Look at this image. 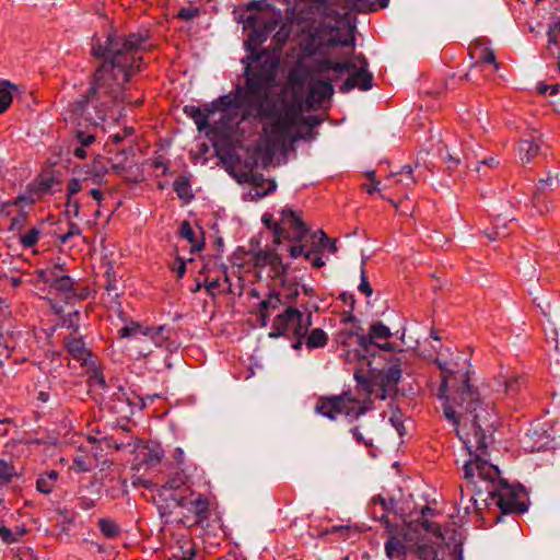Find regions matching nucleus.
Here are the masks:
<instances>
[{
    "mask_svg": "<svg viewBox=\"0 0 560 560\" xmlns=\"http://www.w3.org/2000/svg\"><path fill=\"white\" fill-rule=\"evenodd\" d=\"M74 281L68 275H63L55 284L51 285L57 291L70 292L73 290Z\"/></svg>",
    "mask_w": 560,
    "mask_h": 560,
    "instance_id": "47",
    "label": "nucleus"
},
{
    "mask_svg": "<svg viewBox=\"0 0 560 560\" xmlns=\"http://www.w3.org/2000/svg\"><path fill=\"white\" fill-rule=\"evenodd\" d=\"M405 542L396 537L392 536L385 544V552L389 559H399L405 555Z\"/></svg>",
    "mask_w": 560,
    "mask_h": 560,
    "instance_id": "33",
    "label": "nucleus"
},
{
    "mask_svg": "<svg viewBox=\"0 0 560 560\" xmlns=\"http://www.w3.org/2000/svg\"><path fill=\"white\" fill-rule=\"evenodd\" d=\"M89 180L84 178L80 180L78 178H71L67 184V198H74L78 192L88 187Z\"/></svg>",
    "mask_w": 560,
    "mask_h": 560,
    "instance_id": "42",
    "label": "nucleus"
},
{
    "mask_svg": "<svg viewBox=\"0 0 560 560\" xmlns=\"http://www.w3.org/2000/svg\"><path fill=\"white\" fill-rule=\"evenodd\" d=\"M346 364L353 365L355 381L372 393L374 388L380 389L377 397L386 399L393 392L401 377L400 361L397 359L388 368L377 369L373 366V358L361 353L360 350H347L343 354Z\"/></svg>",
    "mask_w": 560,
    "mask_h": 560,
    "instance_id": "6",
    "label": "nucleus"
},
{
    "mask_svg": "<svg viewBox=\"0 0 560 560\" xmlns=\"http://www.w3.org/2000/svg\"><path fill=\"white\" fill-rule=\"evenodd\" d=\"M451 396L443 404L444 417L455 428L457 436L463 441L469 455L472 450L486 452V441L482 425L491 418L492 409L483 407L478 392L469 384V377L454 383Z\"/></svg>",
    "mask_w": 560,
    "mask_h": 560,
    "instance_id": "3",
    "label": "nucleus"
},
{
    "mask_svg": "<svg viewBox=\"0 0 560 560\" xmlns=\"http://www.w3.org/2000/svg\"><path fill=\"white\" fill-rule=\"evenodd\" d=\"M314 237H318L319 247H326L325 243H329V238L323 230H318L314 233Z\"/></svg>",
    "mask_w": 560,
    "mask_h": 560,
    "instance_id": "62",
    "label": "nucleus"
},
{
    "mask_svg": "<svg viewBox=\"0 0 560 560\" xmlns=\"http://www.w3.org/2000/svg\"><path fill=\"white\" fill-rule=\"evenodd\" d=\"M91 381L94 384L100 385L102 388L106 387V382L102 373L95 371L94 374L91 376Z\"/></svg>",
    "mask_w": 560,
    "mask_h": 560,
    "instance_id": "61",
    "label": "nucleus"
},
{
    "mask_svg": "<svg viewBox=\"0 0 560 560\" xmlns=\"http://www.w3.org/2000/svg\"><path fill=\"white\" fill-rule=\"evenodd\" d=\"M177 505L194 514L196 524H202L209 518V500L207 497L190 492L189 495L174 498Z\"/></svg>",
    "mask_w": 560,
    "mask_h": 560,
    "instance_id": "13",
    "label": "nucleus"
},
{
    "mask_svg": "<svg viewBox=\"0 0 560 560\" xmlns=\"http://www.w3.org/2000/svg\"><path fill=\"white\" fill-rule=\"evenodd\" d=\"M42 232H43V225H38V226H32L31 229H28L27 231H23L21 232L18 236H19V241H20V244L23 248H32L34 247L38 240H39V236L42 235Z\"/></svg>",
    "mask_w": 560,
    "mask_h": 560,
    "instance_id": "29",
    "label": "nucleus"
},
{
    "mask_svg": "<svg viewBox=\"0 0 560 560\" xmlns=\"http://www.w3.org/2000/svg\"><path fill=\"white\" fill-rule=\"evenodd\" d=\"M316 77L315 74L310 72V67L307 70L299 72V71H292L289 74V81L294 86H303L307 80V75Z\"/></svg>",
    "mask_w": 560,
    "mask_h": 560,
    "instance_id": "46",
    "label": "nucleus"
},
{
    "mask_svg": "<svg viewBox=\"0 0 560 560\" xmlns=\"http://www.w3.org/2000/svg\"><path fill=\"white\" fill-rule=\"evenodd\" d=\"M334 94V86L330 79L317 80L310 85L306 104L308 107L320 106Z\"/></svg>",
    "mask_w": 560,
    "mask_h": 560,
    "instance_id": "16",
    "label": "nucleus"
},
{
    "mask_svg": "<svg viewBox=\"0 0 560 560\" xmlns=\"http://www.w3.org/2000/svg\"><path fill=\"white\" fill-rule=\"evenodd\" d=\"M495 382L503 386V393L506 396L513 397L517 395L524 385V378L522 376L512 375L510 377H500Z\"/></svg>",
    "mask_w": 560,
    "mask_h": 560,
    "instance_id": "26",
    "label": "nucleus"
},
{
    "mask_svg": "<svg viewBox=\"0 0 560 560\" xmlns=\"http://www.w3.org/2000/svg\"><path fill=\"white\" fill-rule=\"evenodd\" d=\"M141 454L143 463L148 466H155L162 460L164 456V452L159 445L145 446L141 451Z\"/></svg>",
    "mask_w": 560,
    "mask_h": 560,
    "instance_id": "34",
    "label": "nucleus"
},
{
    "mask_svg": "<svg viewBox=\"0 0 560 560\" xmlns=\"http://www.w3.org/2000/svg\"><path fill=\"white\" fill-rule=\"evenodd\" d=\"M354 69L355 65L351 60L334 61L329 58L316 59L310 66V72L317 77H325L330 71L335 72L337 75H340Z\"/></svg>",
    "mask_w": 560,
    "mask_h": 560,
    "instance_id": "15",
    "label": "nucleus"
},
{
    "mask_svg": "<svg viewBox=\"0 0 560 560\" xmlns=\"http://www.w3.org/2000/svg\"><path fill=\"white\" fill-rule=\"evenodd\" d=\"M220 287V282L218 279L215 280H209L208 278L206 279V290L211 294V295H214L215 294V290Z\"/></svg>",
    "mask_w": 560,
    "mask_h": 560,
    "instance_id": "60",
    "label": "nucleus"
},
{
    "mask_svg": "<svg viewBox=\"0 0 560 560\" xmlns=\"http://www.w3.org/2000/svg\"><path fill=\"white\" fill-rule=\"evenodd\" d=\"M540 135L533 130L520 141V159L522 163H529L540 150Z\"/></svg>",
    "mask_w": 560,
    "mask_h": 560,
    "instance_id": "19",
    "label": "nucleus"
},
{
    "mask_svg": "<svg viewBox=\"0 0 560 560\" xmlns=\"http://www.w3.org/2000/svg\"><path fill=\"white\" fill-rule=\"evenodd\" d=\"M537 92L539 94L549 93L550 95H553L558 92V85H546L545 83H538Z\"/></svg>",
    "mask_w": 560,
    "mask_h": 560,
    "instance_id": "57",
    "label": "nucleus"
},
{
    "mask_svg": "<svg viewBox=\"0 0 560 560\" xmlns=\"http://www.w3.org/2000/svg\"><path fill=\"white\" fill-rule=\"evenodd\" d=\"M175 330L166 325L159 326L154 329L150 328L149 337L156 347L165 348L168 351H174L178 348V342L175 339Z\"/></svg>",
    "mask_w": 560,
    "mask_h": 560,
    "instance_id": "18",
    "label": "nucleus"
},
{
    "mask_svg": "<svg viewBox=\"0 0 560 560\" xmlns=\"http://www.w3.org/2000/svg\"><path fill=\"white\" fill-rule=\"evenodd\" d=\"M387 180L389 184L385 187H400L401 194H406L415 187L418 178L415 176L412 167L410 165H405L398 173H393Z\"/></svg>",
    "mask_w": 560,
    "mask_h": 560,
    "instance_id": "20",
    "label": "nucleus"
},
{
    "mask_svg": "<svg viewBox=\"0 0 560 560\" xmlns=\"http://www.w3.org/2000/svg\"><path fill=\"white\" fill-rule=\"evenodd\" d=\"M75 139L78 140L81 147L88 148L95 141V136L89 132H84L82 130H77Z\"/></svg>",
    "mask_w": 560,
    "mask_h": 560,
    "instance_id": "50",
    "label": "nucleus"
},
{
    "mask_svg": "<svg viewBox=\"0 0 560 560\" xmlns=\"http://www.w3.org/2000/svg\"><path fill=\"white\" fill-rule=\"evenodd\" d=\"M145 38L136 33L108 34L104 44H95L92 54L104 59L95 70L86 94L72 104L73 119H81L94 127L118 103L127 101L125 84L141 69Z\"/></svg>",
    "mask_w": 560,
    "mask_h": 560,
    "instance_id": "2",
    "label": "nucleus"
},
{
    "mask_svg": "<svg viewBox=\"0 0 560 560\" xmlns=\"http://www.w3.org/2000/svg\"><path fill=\"white\" fill-rule=\"evenodd\" d=\"M328 342V335L320 328L306 334L305 345L308 349L324 348Z\"/></svg>",
    "mask_w": 560,
    "mask_h": 560,
    "instance_id": "32",
    "label": "nucleus"
},
{
    "mask_svg": "<svg viewBox=\"0 0 560 560\" xmlns=\"http://www.w3.org/2000/svg\"><path fill=\"white\" fill-rule=\"evenodd\" d=\"M312 325V316H304L298 308L287 306L285 310L278 314L272 323V330L269 336L278 338L289 332L292 336H306Z\"/></svg>",
    "mask_w": 560,
    "mask_h": 560,
    "instance_id": "9",
    "label": "nucleus"
},
{
    "mask_svg": "<svg viewBox=\"0 0 560 560\" xmlns=\"http://www.w3.org/2000/svg\"><path fill=\"white\" fill-rule=\"evenodd\" d=\"M173 188L179 199L185 200L186 202L190 201L194 198V194L191 191L190 180L186 176L177 177L173 183Z\"/></svg>",
    "mask_w": 560,
    "mask_h": 560,
    "instance_id": "30",
    "label": "nucleus"
},
{
    "mask_svg": "<svg viewBox=\"0 0 560 560\" xmlns=\"http://www.w3.org/2000/svg\"><path fill=\"white\" fill-rule=\"evenodd\" d=\"M243 177L244 182L250 185L248 196L252 200L261 199L273 192L277 188V184L273 179H267L260 173L250 172L244 174Z\"/></svg>",
    "mask_w": 560,
    "mask_h": 560,
    "instance_id": "14",
    "label": "nucleus"
},
{
    "mask_svg": "<svg viewBox=\"0 0 560 560\" xmlns=\"http://www.w3.org/2000/svg\"><path fill=\"white\" fill-rule=\"evenodd\" d=\"M364 261L362 262V267H361V282L359 284V291L361 293H363L364 295L366 296H371L372 293H373V289L371 287V284L369 283L368 281V277L365 275V270H364Z\"/></svg>",
    "mask_w": 560,
    "mask_h": 560,
    "instance_id": "48",
    "label": "nucleus"
},
{
    "mask_svg": "<svg viewBox=\"0 0 560 560\" xmlns=\"http://www.w3.org/2000/svg\"><path fill=\"white\" fill-rule=\"evenodd\" d=\"M270 277L272 279H280L287 272V266L282 262L281 257L276 253L270 261Z\"/></svg>",
    "mask_w": 560,
    "mask_h": 560,
    "instance_id": "40",
    "label": "nucleus"
},
{
    "mask_svg": "<svg viewBox=\"0 0 560 560\" xmlns=\"http://www.w3.org/2000/svg\"><path fill=\"white\" fill-rule=\"evenodd\" d=\"M390 336V329L386 325H384L382 322H375L371 325L369 334L366 336H358L359 348H355L354 350H360L361 353H364L365 355L375 359V355L371 352V349L373 347H377L378 349L385 351L393 350L392 343L385 342L381 345L377 342V340H386Z\"/></svg>",
    "mask_w": 560,
    "mask_h": 560,
    "instance_id": "11",
    "label": "nucleus"
},
{
    "mask_svg": "<svg viewBox=\"0 0 560 560\" xmlns=\"http://www.w3.org/2000/svg\"><path fill=\"white\" fill-rule=\"evenodd\" d=\"M262 58L256 70L246 67L244 84L236 86L234 94L222 95L211 102L209 112L214 114L234 108L241 110L240 121L268 120L262 126V139L267 151L273 152L295 140L293 132L302 121V107L282 95L271 94L278 61L266 54L254 57L256 60Z\"/></svg>",
    "mask_w": 560,
    "mask_h": 560,
    "instance_id": "1",
    "label": "nucleus"
},
{
    "mask_svg": "<svg viewBox=\"0 0 560 560\" xmlns=\"http://www.w3.org/2000/svg\"><path fill=\"white\" fill-rule=\"evenodd\" d=\"M548 43L549 44H557L558 42V33H557V25L550 26L548 32Z\"/></svg>",
    "mask_w": 560,
    "mask_h": 560,
    "instance_id": "63",
    "label": "nucleus"
},
{
    "mask_svg": "<svg viewBox=\"0 0 560 560\" xmlns=\"http://www.w3.org/2000/svg\"><path fill=\"white\" fill-rule=\"evenodd\" d=\"M417 560H438L436 549L429 545H421L416 550Z\"/></svg>",
    "mask_w": 560,
    "mask_h": 560,
    "instance_id": "44",
    "label": "nucleus"
},
{
    "mask_svg": "<svg viewBox=\"0 0 560 560\" xmlns=\"http://www.w3.org/2000/svg\"><path fill=\"white\" fill-rule=\"evenodd\" d=\"M262 223L270 230H272V232L275 233V223H277L276 221H273V218H272V214L270 213H265L262 215Z\"/></svg>",
    "mask_w": 560,
    "mask_h": 560,
    "instance_id": "64",
    "label": "nucleus"
},
{
    "mask_svg": "<svg viewBox=\"0 0 560 560\" xmlns=\"http://www.w3.org/2000/svg\"><path fill=\"white\" fill-rule=\"evenodd\" d=\"M78 327L73 328V334L69 335L63 340V346L68 353L78 361H82L83 364H86L88 359L91 357V352L85 346V342L82 337L77 336Z\"/></svg>",
    "mask_w": 560,
    "mask_h": 560,
    "instance_id": "17",
    "label": "nucleus"
},
{
    "mask_svg": "<svg viewBox=\"0 0 560 560\" xmlns=\"http://www.w3.org/2000/svg\"><path fill=\"white\" fill-rule=\"evenodd\" d=\"M16 475L15 468L12 464L0 459V485H7L12 481Z\"/></svg>",
    "mask_w": 560,
    "mask_h": 560,
    "instance_id": "41",
    "label": "nucleus"
},
{
    "mask_svg": "<svg viewBox=\"0 0 560 560\" xmlns=\"http://www.w3.org/2000/svg\"><path fill=\"white\" fill-rule=\"evenodd\" d=\"M179 235L190 244L191 252H199L203 247V237L198 238L188 221L180 224Z\"/></svg>",
    "mask_w": 560,
    "mask_h": 560,
    "instance_id": "28",
    "label": "nucleus"
},
{
    "mask_svg": "<svg viewBox=\"0 0 560 560\" xmlns=\"http://www.w3.org/2000/svg\"><path fill=\"white\" fill-rule=\"evenodd\" d=\"M435 363L442 372L441 397L445 395L448 387H454V383L468 377V372L466 371L467 360L457 352L454 353L450 349L441 351L435 359Z\"/></svg>",
    "mask_w": 560,
    "mask_h": 560,
    "instance_id": "8",
    "label": "nucleus"
},
{
    "mask_svg": "<svg viewBox=\"0 0 560 560\" xmlns=\"http://www.w3.org/2000/svg\"><path fill=\"white\" fill-rule=\"evenodd\" d=\"M315 411L330 420H335L338 415L357 419L366 411V408L359 399L349 393H343L338 396L320 397L316 402Z\"/></svg>",
    "mask_w": 560,
    "mask_h": 560,
    "instance_id": "7",
    "label": "nucleus"
},
{
    "mask_svg": "<svg viewBox=\"0 0 560 560\" xmlns=\"http://www.w3.org/2000/svg\"><path fill=\"white\" fill-rule=\"evenodd\" d=\"M359 61L360 67L352 70V73L340 86V92L348 93L354 88L368 91L373 85V74L368 71V61L363 55L354 57Z\"/></svg>",
    "mask_w": 560,
    "mask_h": 560,
    "instance_id": "12",
    "label": "nucleus"
},
{
    "mask_svg": "<svg viewBox=\"0 0 560 560\" xmlns=\"http://www.w3.org/2000/svg\"><path fill=\"white\" fill-rule=\"evenodd\" d=\"M307 233L308 229L305 223L291 209L282 210L280 220L275 223V241L277 243H280L281 238L301 242Z\"/></svg>",
    "mask_w": 560,
    "mask_h": 560,
    "instance_id": "10",
    "label": "nucleus"
},
{
    "mask_svg": "<svg viewBox=\"0 0 560 560\" xmlns=\"http://www.w3.org/2000/svg\"><path fill=\"white\" fill-rule=\"evenodd\" d=\"M188 481V476L185 474L184 469L180 468L179 470L173 472L168 479L166 480L165 485L163 486L165 489L170 490H177L180 489L183 486H185Z\"/></svg>",
    "mask_w": 560,
    "mask_h": 560,
    "instance_id": "37",
    "label": "nucleus"
},
{
    "mask_svg": "<svg viewBox=\"0 0 560 560\" xmlns=\"http://www.w3.org/2000/svg\"><path fill=\"white\" fill-rule=\"evenodd\" d=\"M305 259L308 260L311 262V265L317 269L322 268L325 265V261L323 260V258L319 255L314 254L311 250H307L305 253Z\"/></svg>",
    "mask_w": 560,
    "mask_h": 560,
    "instance_id": "54",
    "label": "nucleus"
},
{
    "mask_svg": "<svg viewBox=\"0 0 560 560\" xmlns=\"http://www.w3.org/2000/svg\"><path fill=\"white\" fill-rule=\"evenodd\" d=\"M38 278L49 284L50 287L56 283L65 273L62 264H55L45 269H40L37 271Z\"/></svg>",
    "mask_w": 560,
    "mask_h": 560,
    "instance_id": "27",
    "label": "nucleus"
},
{
    "mask_svg": "<svg viewBox=\"0 0 560 560\" xmlns=\"http://www.w3.org/2000/svg\"><path fill=\"white\" fill-rule=\"evenodd\" d=\"M98 528L106 538H115L120 532L118 525L109 518H101Z\"/></svg>",
    "mask_w": 560,
    "mask_h": 560,
    "instance_id": "39",
    "label": "nucleus"
},
{
    "mask_svg": "<svg viewBox=\"0 0 560 560\" xmlns=\"http://www.w3.org/2000/svg\"><path fill=\"white\" fill-rule=\"evenodd\" d=\"M57 479L58 472L56 470L44 472L38 477L36 488L39 492L48 494L52 491Z\"/></svg>",
    "mask_w": 560,
    "mask_h": 560,
    "instance_id": "31",
    "label": "nucleus"
},
{
    "mask_svg": "<svg viewBox=\"0 0 560 560\" xmlns=\"http://www.w3.org/2000/svg\"><path fill=\"white\" fill-rule=\"evenodd\" d=\"M0 538L7 545H11L18 541V537L12 530L5 526H0Z\"/></svg>",
    "mask_w": 560,
    "mask_h": 560,
    "instance_id": "53",
    "label": "nucleus"
},
{
    "mask_svg": "<svg viewBox=\"0 0 560 560\" xmlns=\"http://www.w3.org/2000/svg\"><path fill=\"white\" fill-rule=\"evenodd\" d=\"M546 439L545 433L539 434L537 431H528L521 442L525 451L533 453L540 451L547 444Z\"/></svg>",
    "mask_w": 560,
    "mask_h": 560,
    "instance_id": "25",
    "label": "nucleus"
},
{
    "mask_svg": "<svg viewBox=\"0 0 560 560\" xmlns=\"http://www.w3.org/2000/svg\"><path fill=\"white\" fill-rule=\"evenodd\" d=\"M210 110V105L207 104L203 108H200L195 105H186L184 107V113L194 120L198 130H205L209 126V116L212 115Z\"/></svg>",
    "mask_w": 560,
    "mask_h": 560,
    "instance_id": "22",
    "label": "nucleus"
},
{
    "mask_svg": "<svg viewBox=\"0 0 560 560\" xmlns=\"http://www.w3.org/2000/svg\"><path fill=\"white\" fill-rule=\"evenodd\" d=\"M79 506L83 510H90L95 506V500L88 497H80Z\"/></svg>",
    "mask_w": 560,
    "mask_h": 560,
    "instance_id": "58",
    "label": "nucleus"
},
{
    "mask_svg": "<svg viewBox=\"0 0 560 560\" xmlns=\"http://www.w3.org/2000/svg\"><path fill=\"white\" fill-rule=\"evenodd\" d=\"M350 432L352 433V436L353 439L359 443V444H362V445H365V446H370L372 445V440L370 439H365L364 435L360 432L359 428H352L350 430Z\"/></svg>",
    "mask_w": 560,
    "mask_h": 560,
    "instance_id": "56",
    "label": "nucleus"
},
{
    "mask_svg": "<svg viewBox=\"0 0 560 560\" xmlns=\"http://www.w3.org/2000/svg\"><path fill=\"white\" fill-rule=\"evenodd\" d=\"M482 454L476 452L463 467L466 489L469 490L470 486L476 488V478H478L486 483V487L485 489L479 488L476 494L481 495L483 491L487 492L488 497L482 499L486 505L494 504L504 514L526 512L527 505L523 501L526 495L525 489L520 485L512 486L501 479L498 467L483 459Z\"/></svg>",
    "mask_w": 560,
    "mask_h": 560,
    "instance_id": "5",
    "label": "nucleus"
},
{
    "mask_svg": "<svg viewBox=\"0 0 560 560\" xmlns=\"http://www.w3.org/2000/svg\"><path fill=\"white\" fill-rule=\"evenodd\" d=\"M289 252L292 258H298L302 255L305 256L306 253L303 245H291Z\"/></svg>",
    "mask_w": 560,
    "mask_h": 560,
    "instance_id": "59",
    "label": "nucleus"
},
{
    "mask_svg": "<svg viewBox=\"0 0 560 560\" xmlns=\"http://www.w3.org/2000/svg\"><path fill=\"white\" fill-rule=\"evenodd\" d=\"M266 39V35L262 31L254 30L249 33L247 40L245 42V48L253 51L256 46L260 45Z\"/></svg>",
    "mask_w": 560,
    "mask_h": 560,
    "instance_id": "45",
    "label": "nucleus"
},
{
    "mask_svg": "<svg viewBox=\"0 0 560 560\" xmlns=\"http://www.w3.org/2000/svg\"><path fill=\"white\" fill-rule=\"evenodd\" d=\"M276 255L273 250H259L254 255V265L257 268H265L270 265L271 258Z\"/></svg>",
    "mask_w": 560,
    "mask_h": 560,
    "instance_id": "43",
    "label": "nucleus"
},
{
    "mask_svg": "<svg viewBox=\"0 0 560 560\" xmlns=\"http://www.w3.org/2000/svg\"><path fill=\"white\" fill-rule=\"evenodd\" d=\"M66 208V212L68 214L71 213L74 218H78L80 214L81 202L75 197L67 198Z\"/></svg>",
    "mask_w": 560,
    "mask_h": 560,
    "instance_id": "51",
    "label": "nucleus"
},
{
    "mask_svg": "<svg viewBox=\"0 0 560 560\" xmlns=\"http://www.w3.org/2000/svg\"><path fill=\"white\" fill-rule=\"evenodd\" d=\"M198 15H199V9L196 7L182 8L177 13V18L183 21H190Z\"/></svg>",
    "mask_w": 560,
    "mask_h": 560,
    "instance_id": "49",
    "label": "nucleus"
},
{
    "mask_svg": "<svg viewBox=\"0 0 560 560\" xmlns=\"http://www.w3.org/2000/svg\"><path fill=\"white\" fill-rule=\"evenodd\" d=\"M47 186L45 188H30L25 194L18 196L14 200L4 202L2 205V211H4L10 206H16L23 209L26 206H32L42 196V191L47 190Z\"/></svg>",
    "mask_w": 560,
    "mask_h": 560,
    "instance_id": "24",
    "label": "nucleus"
},
{
    "mask_svg": "<svg viewBox=\"0 0 560 560\" xmlns=\"http://www.w3.org/2000/svg\"><path fill=\"white\" fill-rule=\"evenodd\" d=\"M150 332V328L143 327L138 322H130L118 330V336L120 338H130L136 337L138 335L148 336Z\"/></svg>",
    "mask_w": 560,
    "mask_h": 560,
    "instance_id": "35",
    "label": "nucleus"
},
{
    "mask_svg": "<svg viewBox=\"0 0 560 560\" xmlns=\"http://www.w3.org/2000/svg\"><path fill=\"white\" fill-rule=\"evenodd\" d=\"M80 234L81 229L79 228V225L73 222H70L69 230L67 231V233L59 236V241L61 244H66L71 237Z\"/></svg>",
    "mask_w": 560,
    "mask_h": 560,
    "instance_id": "52",
    "label": "nucleus"
},
{
    "mask_svg": "<svg viewBox=\"0 0 560 560\" xmlns=\"http://www.w3.org/2000/svg\"><path fill=\"white\" fill-rule=\"evenodd\" d=\"M14 85L9 81L0 84V114L5 113L12 104Z\"/></svg>",
    "mask_w": 560,
    "mask_h": 560,
    "instance_id": "36",
    "label": "nucleus"
},
{
    "mask_svg": "<svg viewBox=\"0 0 560 560\" xmlns=\"http://www.w3.org/2000/svg\"><path fill=\"white\" fill-rule=\"evenodd\" d=\"M283 291H285V293H284L285 304L290 301L295 300L296 296L299 295V289L295 284H292L289 287L283 285Z\"/></svg>",
    "mask_w": 560,
    "mask_h": 560,
    "instance_id": "55",
    "label": "nucleus"
},
{
    "mask_svg": "<svg viewBox=\"0 0 560 560\" xmlns=\"http://www.w3.org/2000/svg\"><path fill=\"white\" fill-rule=\"evenodd\" d=\"M310 1L312 13L319 19V25L310 32L305 44V51L315 55L326 47L354 46L355 38L352 28L346 27L343 18L349 10L350 0H340L335 4L325 3V11L315 9V1ZM352 8L358 12H373L377 10L375 0H351Z\"/></svg>",
    "mask_w": 560,
    "mask_h": 560,
    "instance_id": "4",
    "label": "nucleus"
},
{
    "mask_svg": "<svg viewBox=\"0 0 560 560\" xmlns=\"http://www.w3.org/2000/svg\"><path fill=\"white\" fill-rule=\"evenodd\" d=\"M474 49L478 51V60L474 63L472 68H481L482 63H489L493 66V71H498L500 69L501 65L497 61L493 49L483 45L482 39L475 43Z\"/></svg>",
    "mask_w": 560,
    "mask_h": 560,
    "instance_id": "23",
    "label": "nucleus"
},
{
    "mask_svg": "<svg viewBox=\"0 0 560 560\" xmlns=\"http://www.w3.org/2000/svg\"><path fill=\"white\" fill-rule=\"evenodd\" d=\"M28 222V215L25 211H20L15 217L11 219L10 225L8 226V231L19 235L24 231L25 226Z\"/></svg>",
    "mask_w": 560,
    "mask_h": 560,
    "instance_id": "38",
    "label": "nucleus"
},
{
    "mask_svg": "<svg viewBox=\"0 0 560 560\" xmlns=\"http://www.w3.org/2000/svg\"><path fill=\"white\" fill-rule=\"evenodd\" d=\"M285 305V302L281 298L279 292H270L268 296L259 303V318L261 326H267L270 319V315L280 306Z\"/></svg>",
    "mask_w": 560,
    "mask_h": 560,
    "instance_id": "21",
    "label": "nucleus"
}]
</instances>
